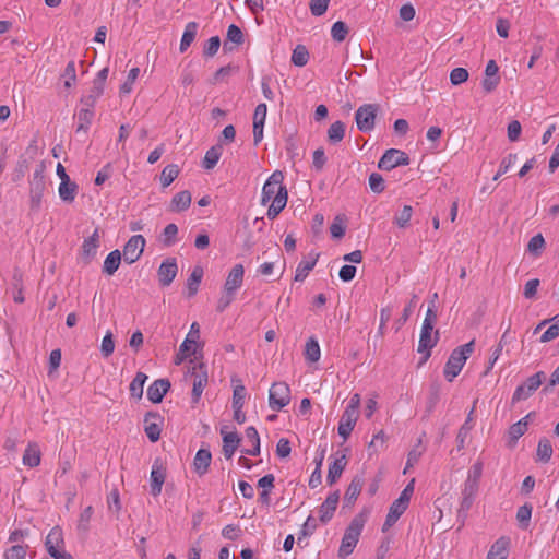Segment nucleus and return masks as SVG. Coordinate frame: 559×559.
Instances as JSON below:
<instances>
[{
  "instance_id": "59",
  "label": "nucleus",
  "mask_w": 559,
  "mask_h": 559,
  "mask_svg": "<svg viewBox=\"0 0 559 559\" xmlns=\"http://www.w3.org/2000/svg\"><path fill=\"white\" fill-rule=\"evenodd\" d=\"M330 0H310V11L314 16L323 15L329 7Z\"/></svg>"
},
{
  "instance_id": "38",
  "label": "nucleus",
  "mask_w": 559,
  "mask_h": 559,
  "mask_svg": "<svg viewBox=\"0 0 559 559\" xmlns=\"http://www.w3.org/2000/svg\"><path fill=\"white\" fill-rule=\"evenodd\" d=\"M345 136V123L342 121L333 122L328 130V140L331 144L340 143Z\"/></svg>"
},
{
  "instance_id": "47",
  "label": "nucleus",
  "mask_w": 559,
  "mask_h": 559,
  "mask_svg": "<svg viewBox=\"0 0 559 559\" xmlns=\"http://www.w3.org/2000/svg\"><path fill=\"white\" fill-rule=\"evenodd\" d=\"M545 248V239L542 234H537L533 236L527 245V251L534 257L540 255L543 249Z\"/></svg>"
},
{
  "instance_id": "14",
  "label": "nucleus",
  "mask_w": 559,
  "mask_h": 559,
  "mask_svg": "<svg viewBox=\"0 0 559 559\" xmlns=\"http://www.w3.org/2000/svg\"><path fill=\"white\" fill-rule=\"evenodd\" d=\"M166 479V469L163 467L162 463L156 460L152 466L151 471V493L154 497H157L162 492L163 484Z\"/></svg>"
},
{
  "instance_id": "12",
  "label": "nucleus",
  "mask_w": 559,
  "mask_h": 559,
  "mask_svg": "<svg viewBox=\"0 0 559 559\" xmlns=\"http://www.w3.org/2000/svg\"><path fill=\"white\" fill-rule=\"evenodd\" d=\"M432 331L433 325H430L428 320H424L418 342V352L426 353L424 360H426L430 356V349L437 344L439 332L437 331L436 337L432 338Z\"/></svg>"
},
{
  "instance_id": "2",
  "label": "nucleus",
  "mask_w": 559,
  "mask_h": 559,
  "mask_svg": "<svg viewBox=\"0 0 559 559\" xmlns=\"http://www.w3.org/2000/svg\"><path fill=\"white\" fill-rule=\"evenodd\" d=\"M366 518L364 514H357L349 523L343 535L341 546L338 549V557L345 559L349 556L356 547L361 531L365 526Z\"/></svg>"
},
{
  "instance_id": "30",
  "label": "nucleus",
  "mask_w": 559,
  "mask_h": 559,
  "mask_svg": "<svg viewBox=\"0 0 559 559\" xmlns=\"http://www.w3.org/2000/svg\"><path fill=\"white\" fill-rule=\"evenodd\" d=\"M23 463L29 467L40 464V450L37 443H29L23 454Z\"/></svg>"
},
{
  "instance_id": "63",
  "label": "nucleus",
  "mask_w": 559,
  "mask_h": 559,
  "mask_svg": "<svg viewBox=\"0 0 559 559\" xmlns=\"http://www.w3.org/2000/svg\"><path fill=\"white\" fill-rule=\"evenodd\" d=\"M369 186L374 193H381L384 190V179L378 173H372L369 176Z\"/></svg>"
},
{
  "instance_id": "45",
  "label": "nucleus",
  "mask_w": 559,
  "mask_h": 559,
  "mask_svg": "<svg viewBox=\"0 0 559 559\" xmlns=\"http://www.w3.org/2000/svg\"><path fill=\"white\" fill-rule=\"evenodd\" d=\"M305 355L310 362H317L320 359V346L313 337L307 341Z\"/></svg>"
},
{
  "instance_id": "5",
  "label": "nucleus",
  "mask_w": 559,
  "mask_h": 559,
  "mask_svg": "<svg viewBox=\"0 0 559 559\" xmlns=\"http://www.w3.org/2000/svg\"><path fill=\"white\" fill-rule=\"evenodd\" d=\"M378 111V104H364L360 106L355 112V121L358 130L361 132H370L373 130Z\"/></svg>"
},
{
  "instance_id": "7",
  "label": "nucleus",
  "mask_w": 559,
  "mask_h": 559,
  "mask_svg": "<svg viewBox=\"0 0 559 559\" xmlns=\"http://www.w3.org/2000/svg\"><path fill=\"white\" fill-rule=\"evenodd\" d=\"M544 380L545 373L543 371H538L527 378L523 384L515 389L512 396V404L527 400L540 386Z\"/></svg>"
},
{
  "instance_id": "57",
  "label": "nucleus",
  "mask_w": 559,
  "mask_h": 559,
  "mask_svg": "<svg viewBox=\"0 0 559 559\" xmlns=\"http://www.w3.org/2000/svg\"><path fill=\"white\" fill-rule=\"evenodd\" d=\"M27 546L14 545L4 552L5 559H24Z\"/></svg>"
},
{
  "instance_id": "27",
  "label": "nucleus",
  "mask_w": 559,
  "mask_h": 559,
  "mask_svg": "<svg viewBox=\"0 0 559 559\" xmlns=\"http://www.w3.org/2000/svg\"><path fill=\"white\" fill-rule=\"evenodd\" d=\"M364 484H365V479L362 478V476L356 475L352 479V481L348 485V488L345 492V496H344V501L347 504L354 503V501L360 495Z\"/></svg>"
},
{
  "instance_id": "46",
  "label": "nucleus",
  "mask_w": 559,
  "mask_h": 559,
  "mask_svg": "<svg viewBox=\"0 0 559 559\" xmlns=\"http://www.w3.org/2000/svg\"><path fill=\"white\" fill-rule=\"evenodd\" d=\"M533 507L530 503H525L518 509L516 520L522 528H527L532 516Z\"/></svg>"
},
{
  "instance_id": "62",
  "label": "nucleus",
  "mask_w": 559,
  "mask_h": 559,
  "mask_svg": "<svg viewBox=\"0 0 559 559\" xmlns=\"http://www.w3.org/2000/svg\"><path fill=\"white\" fill-rule=\"evenodd\" d=\"M330 231L333 238H342L345 235L344 219L340 215L335 217L330 226Z\"/></svg>"
},
{
  "instance_id": "11",
  "label": "nucleus",
  "mask_w": 559,
  "mask_h": 559,
  "mask_svg": "<svg viewBox=\"0 0 559 559\" xmlns=\"http://www.w3.org/2000/svg\"><path fill=\"white\" fill-rule=\"evenodd\" d=\"M193 388H192V401L198 403L203 389L207 384V369L204 364L194 365L192 367Z\"/></svg>"
},
{
  "instance_id": "24",
  "label": "nucleus",
  "mask_w": 559,
  "mask_h": 559,
  "mask_svg": "<svg viewBox=\"0 0 559 559\" xmlns=\"http://www.w3.org/2000/svg\"><path fill=\"white\" fill-rule=\"evenodd\" d=\"M63 545L64 540L62 530L59 526L52 527L45 540V547L48 554L50 555V551L61 549Z\"/></svg>"
},
{
  "instance_id": "10",
  "label": "nucleus",
  "mask_w": 559,
  "mask_h": 559,
  "mask_svg": "<svg viewBox=\"0 0 559 559\" xmlns=\"http://www.w3.org/2000/svg\"><path fill=\"white\" fill-rule=\"evenodd\" d=\"M144 247L145 238L142 235L132 236L123 248L124 261L129 264L138 261L143 253Z\"/></svg>"
},
{
  "instance_id": "60",
  "label": "nucleus",
  "mask_w": 559,
  "mask_h": 559,
  "mask_svg": "<svg viewBox=\"0 0 559 559\" xmlns=\"http://www.w3.org/2000/svg\"><path fill=\"white\" fill-rule=\"evenodd\" d=\"M245 397L246 388L242 384L236 385L233 393V408L243 407Z\"/></svg>"
},
{
  "instance_id": "1",
  "label": "nucleus",
  "mask_w": 559,
  "mask_h": 559,
  "mask_svg": "<svg viewBox=\"0 0 559 559\" xmlns=\"http://www.w3.org/2000/svg\"><path fill=\"white\" fill-rule=\"evenodd\" d=\"M284 175L281 170H275L265 181L262 188L261 203L265 205L272 200L267 210V217L274 219L286 206L288 193L283 185Z\"/></svg>"
},
{
  "instance_id": "35",
  "label": "nucleus",
  "mask_w": 559,
  "mask_h": 559,
  "mask_svg": "<svg viewBox=\"0 0 559 559\" xmlns=\"http://www.w3.org/2000/svg\"><path fill=\"white\" fill-rule=\"evenodd\" d=\"M312 259L309 261H301L297 269L295 274V281L296 282H302L309 274V272L316 266V263L318 261L319 254L313 253L311 254Z\"/></svg>"
},
{
  "instance_id": "32",
  "label": "nucleus",
  "mask_w": 559,
  "mask_h": 559,
  "mask_svg": "<svg viewBox=\"0 0 559 559\" xmlns=\"http://www.w3.org/2000/svg\"><path fill=\"white\" fill-rule=\"evenodd\" d=\"M99 247L98 229H95L91 237L84 240L82 246L83 255L86 259L95 257L97 248Z\"/></svg>"
},
{
  "instance_id": "64",
  "label": "nucleus",
  "mask_w": 559,
  "mask_h": 559,
  "mask_svg": "<svg viewBox=\"0 0 559 559\" xmlns=\"http://www.w3.org/2000/svg\"><path fill=\"white\" fill-rule=\"evenodd\" d=\"M93 515V508L91 506L86 507L80 514L78 528L82 532H86L88 530V523Z\"/></svg>"
},
{
  "instance_id": "8",
  "label": "nucleus",
  "mask_w": 559,
  "mask_h": 559,
  "mask_svg": "<svg viewBox=\"0 0 559 559\" xmlns=\"http://www.w3.org/2000/svg\"><path fill=\"white\" fill-rule=\"evenodd\" d=\"M479 484L466 479L462 488V500L457 510V518L462 521V525L467 516V512L472 508L475 497L478 492Z\"/></svg>"
},
{
  "instance_id": "58",
  "label": "nucleus",
  "mask_w": 559,
  "mask_h": 559,
  "mask_svg": "<svg viewBox=\"0 0 559 559\" xmlns=\"http://www.w3.org/2000/svg\"><path fill=\"white\" fill-rule=\"evenodd\" d=\"M227 40L236 45H241L243 43L242 31L235 24L229 25L227 29Z\"/></svg>"
},
{
  "instance_id": "49",
  "label": "nucleus",
  "mask_w": 559,
  "mask_h": 559,
  "mask_svg": "<svg viewBox=\"0 0 559 559\" xmlns=\"http://www.w3.org/2000/svg\"><path fill=\"white\" fill-rule=\"evenodd\" d=\"M516 159L518 154L515 153H510L507 157H504L500 163L497 174L493 176V180L497 181L503 174L508 173Z\"/></svg>"
},
{
  "instance_id": "50",
  "label": "nucleus",
  "mask_w": 559,
  "mask_h": 559,
  "mask_svg": "<svg viewBox=\"0 0 559 559\" xmlns=\"http://www.w3.org/2000/svg\"><path fill=\"white\" fill-rule=\"evenodd\" d=\"M412 214H413L412 206L404 205L403 209L400 211V213H397L394 217L395 224L401 228L406 227L408 222L412 218Z\"/></svg>"
},
{
  "instance_id": "13",
  "label": "nucleus",
  "mask_w": 559,
  "mask_h": 559,
  "mask_svg": "<svg viewBox=\"0 0 559 559\" xmlns=\"http://www.w3.org/2000/svg\"><path fill=\"white\" fill-rule=\"evenodd\" d=\"M178 266L175 258H168L162 262L158 267L157 275L162 286H169L175 280Z\"/></svg>"
},
{
  "instance_id": "4",
  "label": "nucleus",
  "mask_w": 559,
  "mask_h": 559,
  "mask_svg": "<svg viewBox=\"0 0 559 559\" xmlns=\"http://www.w3.org/2000/svg\"><path fill=\"white\" fill-rule=\"evenodd\" d=\"M45 165L39 164L29 181V205L32 211H38L46 189Z\"/></svg>"
},
{
  "instance_id": "34",
  "label": "nucleus",
  "mask_w": 559,
  "mask_h": 559,
  "mask_svg": "<svg viewBox=\"0 0 559 559\" xmlns=\"http://www.w3.org/2000/svg\"><path fill=\"white\" fill-rule=\"evenodd\" d=\"M203 277V270L200 266H195L191 272L187 281L188 297H192L198 293L199 285Z\"/></svg>"
},
{
  "instance_id": "52",
  "label": "nucleus",
  "mask_w": 559,
  "mask_h": 559,
  "mask_svg": "<svg viewBox=\"0 0 559 559\" xmlns=\"http://www.w3.org/2000/svg\"><path fill=\"white\" fill-rule=\"evenodd\" d=\"M316 528H317L316 519H313L311 515H309L300 530L297 543L300 544L302 538L312 535L313 532L316 531Z\"/></svg>"
},
{
  "instance_id": "44",
  "label": "nucleus",
  "mask_w": 559,
  "mask_h": 559,
  "mask_svg": "<svg viewBox=\"0 0 559 559\" xmlns=\"http://www.w3.org/2000/svg\"><path fill=\"white\" fill-rule=\"evenodd\" d=\"M179 175V168L175 164L167 165L160 174V182L164 188L168 187Z\"/></svg>"
},
{
  "instance_id": "15",
  "label": "nucleus",
  "mask_w": 559,
  "mask_h": 559,
  "mask_svg": "<svg viewBox=\"0 0 559 559\" xmlns=\"http://www.w3.org/2000/svg\"><path fill=\"white\" fill-rule=\"evenodd\" d=\"M499 67L495 60H489L485 69V79L481 82L483 88L486 93L495 91L500 82L498 75Z\"/></svg>"
},
{
  "instance_id": "55",
  "label": "nucleus",
  "mask_w": 559,
  "mask_h": 559,
  "mask_svg": "<svg viewBox=\"0 0 559 559\" xmlns=\"http://www.w3.org/2000/svg\"><path fill=\"white\" fill-rule=\"evenodd\" d=\"M100 350L104 357H109L115 350V342L111 332H107L103 337Z\"/></svg>"
},
{
  "instance_id": "26",
  "label": "nucleus",
  "mask_w": 559,
  "mask_h": 559,
  "mask_svg": "<svg viewBox=\"0 0 559 559\" xmlns=\"http://www.w3.org/2000/svg\"><path fill=\"white\" fill-rule=\"evenodd\" d=\"M533 415V413H530L527 414L525 417H523L522 419H520L518 423L513 424L510 428H509V442H508V445L509 447H514L516 441L519 440L520 437H522L525 431L527 430V425H528V421L527 419Z\"/></svg>"
},
{
  "instance_id": "48",
  "label": "nucleus",
  "mask_w": 559,
  "mask_h": 559,
  "mask_svg": "<svg viewBox=\"0 0 559 559\" xmlns=\"http://www.w3.org/2000/svg\"><path fill=\"white\" fill-rule=\"evenodd\" d=\"M348 31L349 29L346 23H344L343 21H337L332 25L331 28L332 38L337 43H342L343 40H345Z\"/></svg>"
},
{
  "instance_id": "39",
  "label": "nucleus",
  "mask_w": 559,
  "mask_h": 559,
  "mask_svg": "<svg viewBox=\"0 0 559 559\" xmlns=\"http://www.w3.org/2000/svg\"><path fill=\"white\" fill-rule=\"evenodd\" d=\"M93 117H94L93 108H88V107L84 106L78 114L79 124L76 128V132H81V131L86 132L92 122Z\"/></svg>"
},
{
  "instance_id": "43",
  "label": "nucleus",
  "mask_w": 559,
  "mask_h": 559,
  "mask_svg": "<svg viewBox=\"0 0 559 559\" xmlns=\"http://www.w3.org/2000/svg\"><path fill=\"white\" fill-rule=\"evenodd\" d=\"M309 60V52L304 45H297L293 50L292 62L296 67H304Z\"/></svg>"
},
{
  "instance_id": "22",
  "label": "nucleus",
  "mask_w": 559,
  "mask_h": 559,
  "mask_svg": "<svg viewBox=\"0 0 559 559\" xmlns=\"http://www.w3.org/2000/svg\"><path fill=\"white\" fill-rule=\"evenodd\" d=\"M221 433L223 436V454L224 456L229 460L233 457L235 451L239 447V443L241 441V438L238 436L237 432H226L225 429L221 430Z\"/></svg>"
},
{
  "instance_id": "25",
  "label": "nucleus",
  "mask_w": 559,
  "mask_h": 559,
  "mask_svg": "<svg viewBox=\"0 0 559 559\" xmlns=\"http://www.w3.org/2000/svg\"><path fill=\"white\" fill-rule=\"evenodd\" d=\"M212 461V454L210 450L207 449H200L193 460V466L195 469V473L200 476L204 475L211 464Z\"/></svg>"
},
{
  "instance_id": "20",
  "label": "nucleus",
  "mask_w": 559,
  "mask_h": 559,
  "mask_svg": "<svg viewBox=\"0 0 559 559\" xmlns=\"http://www.w3.org/2000/svg\"><path fill=\"white\" fill-rule=\"evenodd\" d=\"M338 499H340V493L336 490V491L330 493L326 497V499L324 500V502L320 506L319 513H320V521L322 523H326L332 519V516L336 510Z\"/></svg>"
},
{
  "instance_id": "51",
  "label": "nucleus",
  "mask_w": 559,
  "mask_h": 559,
  "mask_svg": "<svg viewBox=\"0 0 559 559\" xmlns=\"http://www.w3.org/2000/svg\"><path fill=\"white\" fill-rule=\"evenodd\" d=\"M62 76L66 79L64 81V86L67 88H70L71 86H73L76 82V71H75V63L74 61H70L64 71H63V74Z\"/></svg>"
},
{
  "instance_id": "29",
  "label": "nucleus",
  "mask_w": 559,
  "mask_h": 559,
  "mask_svg": "<svg viewBox=\"0 0 559 559\" xmlns=\"http://www.w3.org/2000/svg\"><path fill=\"white\" fill-rule=\"evenodd\" d=\"M78 188V185L72 180L60 182L58 189L60 199L63 202L72 203L76 197Z\"/></svg>"
},
{
  "instance_id": "40",
  "label": "nucleus",
  "mask_w": 559,
  "mask_h": 559,
  "mask_svg": "<svg viewBox=\"0 0 559 559\" xmlns=\"http://www.w3.org/2000/svg\"><path fill=\"white\" fill-rule=\"evenodd\" d=\"M104 87L93 84L88 94L81 98V104L88 108H94L97 99L103 95Z\"/></svg>"
},
{
  "instance_id": "36",
  "label": "nucleus",
  "mask_w": 559,
  "mask_h": 559,
  "mask_svg": "<svg viewBox=\"0 0 559 559\" xmlns=\"http://www.w3.org/2000/svg\"><path fill=\"white\" fill-rule=\"evenodd\" d=\"M121 262V253L119 250L111 251L105 259L103 272L112 275L119 267Z\"/></svg>"
},
{
  "instance_id": "17",
  "label": "nucleus",
  "mask_w": 559,
  "mask_h": 559,
  "mask_svg": "<svg viewBox=\"0 0 559 559\" xmlns=\"http://www.w3.org/2000/svg\"><path fill=\"white\" fill-rule=\"evenodd\" d=\"M170 389V382L167 379L155 380L147 389V399L152 403H160L163 397Z\"/></svg>"
},
{
  "instance_id": "41",
  "label": "nucleus",
  "mask_w": 559,
  "mask_h": 559,
  "mask_svg": "<svg viewBox=\"0 0 559 559\" xmlns=\"http://www.w3.org/2000/svg\"><path fill=\"white\" fill-rule=\"evenodd\" d=\"M246 438H247L248 442H250L253 445V451H242V452L248 455H252V456L260 454V437L254 427L250 426L246 429Z\"/></svg>"
},
{
  "instance_id": "61",
  "label": "nucleus",
  "mask_w": 559,
  "mask_h": 559,
  "mask_svg": "<svg viewBox=\"0 0 559 559\" xmlns=\"http://www.w3.org/2000/svg\"><path fill=\"white\" fill-rule=\"evenodd\" d=\"M139 73H140V69L139 68H132L129 71V74H128V78H127L126 82L120 86V92L121 93L128 94V93H130L132 91V85L135 82V80L138 79Z\"/></svg>"
},
{
  "instance_id": "3",
  "label": "nucleus",
  "mask_w": 559,
  "mask_h": 559,
  "mask_svg": "<svg viewBox=\"0 0 559 559\" xmlns=\"http://www.w3.org/2000/svg\"><path fill=\"white\" fill-rule=\"evenodd\" d=\"M474 341H471L452 350L444 367V377L449 382L453 381V379L461 372L467 358L474 350Z\"/></svg>"
},
{
  "instance_id": "23",
  "label": "nucleus",
  "mask_w": 559,
  "mask_h": 559,
  "mask_svg": "<svg viewBox=\"0 0 559 559\" xmlns=\"http://www.w3.org/2000/svg\"><path fill=\"white\" fill-rule=\"evenodd\" d=\"M346 465L347 459L345 454H342L340 457H336L332 462V464H330L326 476V481L329 485H333L337 481V479L342 476Z\"/></svg>"
},
{
  "instance_id": "18",
  "label": "nucleus",
  "mask_w": 559,
  "mask_h": 559,
  "mask_svg": "<svg viewBox=\"0 0 559 559\" xmlns=\"http://www.w3.org/2000/svg\"><path fill=\"white\" fill-rule=\"evenodd\" d=\"M152 419L162 420V418L159 414L154 412L146 413L144 417V431L152 442H156L160 438L162 429L160 425L156 421H152Z\"/></svg>"
},
{
  "instance_id": "31",
  "label": "nucleus",
  "mask_w": 559,
  "mask_h": 559,
  "mask_svg": "<svg viewBox=\"0 0 559 559\" xmlns=\"http://www.w3.org/2000/svg\"><path fill=\"white\" fill-rule=\"evenodd\" d=\"M198 27H199V25L197 22H189L186 25L185 32L182 34L181 41H180V51L181 52H185L190 47V45L193 43V40L195 39Z\"/></svg>"
},
{
  "instance_id": "9",
  "label": "nucleus",
  "mask_w": 559,
  "mask_h": 559,
  "mask_svg": "<svg viewBox=\"0 0 559 559\" xmlns=\"http://www.w3.org/2000/svg\"><path fill=\"white\" fill-rule=\"evenodd\" d=\"M409 164L408 155L397 148H389L384 152L378 163V168L381 170H391L397 166H406Z\"/></svg>"
},
{
  "instance_id": "56",
  "label": "nucleus",
  "mask_w": 559,
  "mask_h": 559,
  "mask_svg": "<svg viewBox=\"0 0 559 559\" xmlns=\"http://www.w3.org/2000/svg\"><path fill=\"white\" fill-rule=\"evenodd\" d=\"M468 79V71L464 68H455L450 73V81L453 85H460Z\"/></svg>"
},
{
  "instance_id": "33",
  "label": "nucleus",
  "mask_w": 559,
  "mask_h": 559,
  "mask_svg": "<svg viewBox=\"0 0 559 559\" xmlns=\"http://www.w3.org/2000/svg\"><path fill=\"white\" fill-rule=\"evenodd\" d=\"M223 147L221 144H216L206 151L202 166L205 169H213L219 160Z\"/></svg>"
},
{
  "instance_id": "54",
  "label": "nucleus",
  "mask_w": 559,
  "mask_h": 559,
  "mask_svg": "<svg viewBox=\"0 0 559 559\" xmlns=\"http://www.w3.org/2000/svg\"><path fill=\"white\" fill-rule=\"evenodd\" d=\"M221 46V39L218 36L211 37L203 48V55L205 57H213L217 53Z\"/></svg>"
},
{
  "instance_id": "19",
  "label": "nucleus",
  "mask_w": 559,
  "mask_h": 559,
  "mask_svg": "<svg viewBox=\"0 0 559 559\" xmlns=\"http://www.w3.org/2000/svg\"><path fill=\"white\" fill-rule=\"evenodd\" d=\"M243 266L241 264H236L229 272L225 285V293L235 294V292L242 285L243 281Z\"/></svg>"
},
{
  "instance_id": "42",
  "label": "nucleus",
  "mask_w": 559,
  "mask_h": 559,
  "mask_svg": "<svg viewBox=\"0 0 559 559\" xmlns=\"http://www.w3.org/2000/svg\"><path fill=\"white\" fill-rule=\"evenodd\" d=\"M552 445L547 438H542L537 447V459L542 462H548L552 455Z\"/></svg>"
},
{
  "instance_id": "21",
  "label": "nucleus",
  "mask_w": 559,
  "mask_h": 559,
  "mask_svg": "<svg viewBox=\"0 0 559 559\" xmlns=\"http://www.w3.org/2000/svg\"><path fill=\"white\" fill-rule=\"evenodd\" d=\"M357 419H358V414H353L352 411H344V413L340 419V424H338V428H337L338 435L344 440L348 439V437L350 436V433L356 425Z\"/></svg>"
},
{
  "instance_id": "53",
  "label": "nucleus",
  "mask_w": 559,
  "mask_h": 559,
  "mask_svg": "<svg viewBox=\"0 0 559 559\" xmlns=\"http://www.w3.org/2000/svg\"><path fill=\"white\" fill-rule=\"evenodd\" d=\"M178 234V227L176 224L170 223L168 224L163 231L164 239L163 242L165 246L169 247L175 243L176 241V235Z\"/></svg>"
},
{
  "instance_id": "16",
  "label": "nucleus",
  "mask_w": 559,
  "mask_h": 559,
  "mask_svg": "<svg viewBox=\"0 0 559 559\" xmlns=\"http://www.w3.org/2000/svg\"><path fill=\"white\" fill-rule=\"evenodd\" d=\"M511 539L508 536L499 537L490 547L487 559H508Z\"/></svg>"
},
{
  "instance_id": "37",
  "label": "nucleus",
  "mask_w": 559,
  "mask_h": 559,
  "mask_svg": "<svg viewBox=\"0 0 559 559\" xmlns=\"http://www.w3.org/2000/svg\"><path fill=\"white\" fill-rule=\"evenodd\" d=\"M146 380H147V376L144 372H142V371L136 372L134 379L132 380V382L130 383V386H129L130 395L132 397H135L138 400H140L142 397L143 386H144Z\"/></svg>"
},
{
  "instance_id": "6",
  "label": "nucleus",
  "mask_w": 559,
  "mask_h": 559,
  "mask_svg": "<svg viewBox=\"0 0 559 559\" xmlns=\"http://www.w3.org/2000/svg\"><path fill=\"white\" fill-rule=\"evenodd\" d=\"M290 402V389L285 382H274L269 391V406L278 412Z\"/></svg>"
},
{
  "instance_id": "28",
  "label": "nucleus",
  "mask_w": 559,
  "mask_h": 559,
  "mask_svg": "<svg viewBox=\"0 0 559 559\" xmlns=\"http://www.w3.org/2000/svg\"><path fill=\"white\" fill-rule=\"evenodd\" d=\"M191 204V193L183 190L174 195L170 202V210L175 212L186 211Z\"/></svg>"
}]
</instances>
